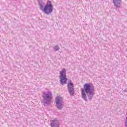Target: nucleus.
Here are the masks:
<instances>
[{"label":"nucleus","mask_w":127,"mask_h":127,"mask_svg":"<svg viewBox=\"0 0 127 127\" xmlns=\"http://www.w3.org/2000/svg\"><path fill=\"white\" fill-rule=\"evenodd\" d=\"M86 93L87 94L89 99H92V97L95 94L92 84L85 83L83 86V88L81 89V97L84 101H87V95H86Z\"/></svg>","instance_id":"nucleus-1"},{"label":"nucleus","mask_w":127,"mask_h":127,"mask_svg":"<svg viewBox=\"0 0 127 127\" xmlns=\"http://www.w3.org/2000/svg\"><path fill=\"white\" fill-rule=\"evenodd\" d=\"M38 3L39 4L40 9L44 12L46 14H50L53 12V4L51 1L48 0L45 4V2L43 1V0H38Z\"/></svg>","instance_id":"nucleus-2"},{"label":"nucleus","mask_w":127,"mask_h":127,"mask_svg":"<svg viewBox=\"0 0 127 127\" xmlns=\"http://www.w3.org/2000/svg\"><path fill=\"white\" fill-rule=\"evenodd\" d=\"M42 97L46 104H49L52 100V92L48 89H46L43 92Z\"/></svg>","instance_id":"nucleus-3"},{"label":"nucleus","mask_w":127,"mask_h":127,"mask_svg":"<svg viewBox=\"0 0 127 127\" xmlns=\"http://www.w3.org/2000/svg\"><path fill=\"white\" fill-rule=\"evenodd\" d=\"M67 76L66 75V69L63 68L60 72V82L62 85L67 84Z\"/></svg>","instance_id":"nucleus-4"},{"label":"nucleus","mask_w":127,"mask_h":127,"mask_svg":"<svg viewBox=\"0 0 127 127\" xmlns=\"http://www.w3.org/2000/svg\"><path fill=\"white\" fill-rule=\"evenodd\" d=\"M56 104L59 110H61L63 108V98L60 96H57L56 98Z\"/></svg>","instance_id":"nucleus-5"},{"label":"nucleus","mask_w":127,"mask_h":127,"mask_svg":"<svg viewBox=\"0 0 127 127\" xmlns=\"http://www.w3.org/2000/svg\"><path fill=\"white\" fill-rule=\"evenodd\" d=\"M67 87L68 88V92L70 95L73 96L74 95V88L73 86V83H72V81H71V80H69L68 82Z\"/></svg>","instance_id":"nucleus-6"},{"label":"nucleus","mask_w":127,"mask_h":127,"mask_svg":"<svg viewBox=\"0 0 127 127\" xmlns=\"http://www.w3.org/2000/svg\"><path fill=\"white\" fill-rule=\"evenodd\" d=\"M52 127H59V122L58 120H52L51 123Z\"/></svg>","instance_id":"nucleus-7"},{"label":"nucleus","mask_w":127,"mask_h":127,"mask_svg":"<svg viewBox=\"0 0 127 127\" xmlns=\"http://www.w3.org/2000/svg\"><path fill=\"white\" fill-rule=\"evenodd\" d=\"M113 2L115 5L117 7H119L120 5H121V0H113Z\"/></svg>","instance_id":"nucleus-8"},{"label":"nucleus","mask_w":127,"mask_h":127,"mask_svg":"<svg viewBox=\"0 0 127 127\" xmlns=\"http://www.w3.org/2000/svg\"><path fill=\"white\" fill-rule=\"evenodd\" d=\"M54 51H58L59 50V47L58 46H56L54 48Z\"/></svg>","instance_id":"nucleus-9"}]
</instances>
